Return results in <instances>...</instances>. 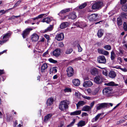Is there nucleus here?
Instances as JSON below:
<instances>
[{
    "instance_id": "1",
    "label": "nucleus",
    "mask_w": 127,
    "mask_h": 127,
    "mask_svg": "<svg viewBox=\"0 0 127 127\" xmlns=\"http://www.w3.org/2000/svg\"><path fill=\"white\" fill-rule=\"evenodd\" d=\"M69 102V101L66 100L62 101L61 102L59 106L60 109L61 110L63 111L64 109L67 108Z\"/></svg>"
},
{
    "instance_id": "2",
    "label": "nucleus",
    "mask_w": 127,
    "mask_h": 127,
    "mask_svg": "<svg viewBox=\"0 0 127 127\" xmlns=\"http://www.w3.org/2000/svg\"><path fill=\"white\" fill-rule=\"evenodd\" d=\"M113 104L111 103H104L98 104L96 107V109L97 110L100 109L102 108H109L110 106H112Z\"/></svg>"
},
{
    "instance_id": "3",
    "label": "nucleus",
    "mask_w": 127,
    "mask_h": 127,
    "mask_svg": "<svg viewBox=\"0 0 127 127\" xmlns=\"http://www.w3.org/2000/svg\"><path fill=\"white\" fill-rule=\"evenodd\" d=\"M104 80V78L101 75L96 76L94 79V81L95 82L98 84L101 83Z\"/></svg>"
},
{
    "instance_id": "4",
    "label": "nucleus",
    "mask_w": 127,
    "mask_h": 127,
    "mask_svg": "<svg viewBox=\"0 0 127 127\" xmlns=\"http://www.w3.org/2000/svg\"><path fill=\"white\" fill-rule=\"evenodd\" d=\"M103 5L102 3L98 1L95 3L92 6V8L93 9H99Z\"/></svg>"
},
{
    "instance_id": "5",
    "label": "nucleus",
    "mask_w": 127,
    "mask_h": 127,
    "mask_svg": "<svg viewBox=\"0 0 127 127\" xmlns=\"http://www.w3.org/2000/svg\"><path fill=\"white\" fill-rule=\"evenodd\" d=\"M102 92L104 95L107 96H109L112 93V89L111 88H105L103 90Z\"/></svg>"
},
{
    "instance_id": "6",
    "label": "nucleus",
    "mask_w": 127,
    "mask_h": 127,
    "mask_svg": "<svg viewBox=\"0 0 127 127\" xmlns=\"http://www.w3.org/2000/svg\"><path fill=\"white\" fill-rule=\"evenodd\" d=\"M67 74L69 77L73 76L74 73V70L71 66L67 67L66 69Z\"/></svg>"
},
{
    "instance_id": "7",
    "label": "nucleus",
    "mask_w": 127,
    "mask_h": 127,
    "mask_svg": "<svg viewBox=\"0 0 127 127\" xmlns=\"http://www.w3.org/2000/svg\"><path fill=\"white\" fill-rule=\"evenodd\" d=\"M97 62L99 63L105 64L106 62V59L103 55L99 56L98 57Z\"/></svg>"
},
{
    "instance_id": "8",
    "label": "nucleus",
    "mask_w": 127,
    "mask_h": 127,
    "mask_svg": "<svg viewBox=\"0 0 127 127\" xmlns=\"http://www.w3.org/2000/svg\"><path fill=\"white\" fill-rule=\"evenodd\" d=\"M32 30V28H27L24 31L22 34L23 38H26L29 34L30 32Z\"/></svg>"
},
{
    "instance_id": "9",
    "label": "nucleus",
    "mask_w": 127,
    "mask_h": 127,
    "mask_svg": "<svg viewBox=\"0 0 127 127\" xmlns=\"http://www.w3.org/2000/svg\"><path fill=\"white\" fill-rule=\"evenodd\" d=\"M38 35L36 33L33 34L31 36V40L32 42H36L37 41L39 38Z\"/></svg>"
},
{
    "instance_id": "10",
    "label": "nucleus",
    "mask_w": 127,
    "mask_h": 127,
    "mask_svg": "<svg viewBox=\"0 0 127 127\" xmlns=\"http://www.w3.org/2000/svg\"><path fill=\"white\" fill-rule=\"evenodd\" d=\"M97 14H93L88 17V19L90 21H94L97 19Z\"/></svg>"
},
{
    "instance_id": "11",
    "label": "nucleus",
    "mask_w": 127,
    "mask_h": 127,
    "mask_svg": "<svg viewBox=\"0 0 127 127\" xmlns=\"http://www.w3.org/2000/svg\"><path fill=\"white\" fill-rule=\"evenodd\" d=\"M64 38V35L62 33L57 34L56 36L55 39L58 41H60L62 40Z\"/></svg>"
},
{
    "instance_id": "12",
    "label": "nucleus",
    "mask_w": 127,
    "mask_h": 127,
    "mask_svg": "<svg viewBox=\"0 0 127 127\" xmlns=\"http://www.w3.org/2000/svg\"><path fill=\"white\" fill-rule=\"evenodd\" d=\"M11 34L12 33L10 32L6 33L3 36L2 39H1L2 40L5 41V42H6L8 40V39L10 37Z\"/></svg>"
},
{
    "instance_id": "13",
    "label": "nucleus",
    "mask_w": 127,
    "mask_h": 127,
    "mask_svg": "<svg viewBox=\"0 0 127 127\" xmlns=\"http://www.w3.org/2000/svg\"><path fill=\"white\" fill-rule=\"evenodd\" d=\"M93 85L92 82L90 81L84 82L83 84V86L85 87H90Z\"/></svg>"
},
{
    "instance_id": "14",
    "label": "nucleus",
    "mask_w": 127,
    "mask_h": 127,
    "mask_svg": "<svg viewBox=\"0 0 127 127\" xmlns=\"http://www.w3.org/2000/svg\"><path fill=\"white\" fill-rule=\"evenodd\" d=\"M116 73L113 71L111 70L108 73V76L112 79L115 78L116 77Z\"/></svg>"
},
{
    "instance_id": "15",
    "label": "nucleus",
    "mask_w": 127,
    "mask_h": 127,
    "mask_svg": "<svg viewBox=\"0 0 127 127\" xmlns=\"http://www.w3.org/2000/svg\"><path fill=\"white\" fill-rule=\"evenodd\" d=\"M60 49H57L53 51L52 54L54 56L57 57L60 55Z\"/></svg>"
},
{
    "instance_id": "16",
    "label": "nucleus",
    "mask_w": 127,
    "mask_h": 127,
    "mask_svg": "<svg viewBox=\"0 0 127 127\" xmlns=\"http://www.w3.org/2000/svg\"><path fill=\"white\" fill-rule=\"evenodd\" d=\"M81 111L80 110H77L71 112L70 115L71 116H75L80 114L81 113Z\"/></svg>"
},
{
    "instance_id": "17",
    "label": "nucleus",
    "mask_w": 127,
    "mask_h": 127,
    "mask_svg": "<svg viewBox=\"0 0 127 127\" xmlns=\"http://www.w3.org/2000/svg\"><path fill=\"white\" fill-rule=\"evenodd\" d=\"M91 110L90 106L86 105L83 106L81 110L84 111H89Z\"/></svg>"
},
{
    "instance_id": "18",
    "label": "nucleus",
    "mask_w": 127,
    "mask_h": 127,
    "mask_svg": "<svg viewBox=\"0 0 127 127\" xmlns=\"http://www.w3.org/2000/svg\"><path fill=\"white\" fill-rule=\"evenodd\" d=\"M72 82L73 84L76 86H78L80 84V81L78 79H75L73 80Z\"/></svg>"
},
{
    "instance_id": "19",
    "label": "nucleus",
    "mask_w": 127,
    "mask_h": 127,
    "mask_svg": "<svg viewBox=\"0 0 127 127\" xmlns=\"http://www.w3.org/2000/svg\"><path fill=\"white\" fill-rule=\"evenodd\" d=\"M76 17L77 16L74 12L71 13L68 16V18L72 19H75Z\"/></svg>"
},
{
    "instance_id": "20",
    "label": "nucleus",
    "mask_w": 127,
    "mask_h": 127,
    "mask_svg": "<svg viewBox=\"0 0 127 127\" xmlns=\"http://www.w3.org/2000/svg\"><path fill=\"white\" fill-rule=\"evenodd\" d=\"M91 73L92 75H95L98 74V71L97 69L94 68L91 70Z\"/></svg>"
},
{
    "instance_id": "21",
    "label": "nucleus",
    "mask_w": 127,
    "mask_h": 127,
    "mask_svg": "<svg viewBox=\"0 0 127 127\" xmlns=\"http://www.w3.org/2000/svg\"><path fill=\"white\" fill-rule=\"evenodd\" d=\"M104 33L103 30L101 29L98 30L97 33V35L98 37L100 38L103 35Z\"/></svg>"
},
{
    "instance_id": "22",
    "label": "nucleus",
    "mask_w": 127,
    "mask_h": 127,
    "mask_svg": "<svg viewBox=\"0 0 127 127\" xmlns=\"http://www.w3.org/2000/svg\"><path fill=\"white\" fill-rule=\"evenodd\" d=\"M52 115V114H49L45 116L44 119V121L45 122H47V121L50 119Z\"/></svg>"
},
{
    "instance_id": "23",
    "label": "nucleus",
    "mask_w": 127,
    "mask_h": 127,
    "mask_svg": "<svg viewBox=\"0 0 127 127\" xmlns=\"http://www.w3.org/2000/svg\"><path fill=\"white\" fill-rule=\"evenodd\" d=\"M47 65L46 63H44L42 66L41 68V71L42 72H44L45 70L47 68Z\"/></svg>"
},
{
    "instance_id": "24",
    "label": "nucleus",
    "mask_w": 127,
    "mask_h": 127,
    "mask_svg": "<svg viewBox=\"0 0 127 127\" xmlns=\"http://www.w3.org/2000/svg\"><path fill=\"white\" fill-rule=\"evenodd\" d=\"M53 101V99L52 98H48L46 104L48 106H50L52 104Z\"/></svg>"
},
{
    "instance_id": "25",
    "label": "nucleus",
    "mask_w": 127,
    "mask_h": 127,
    "mask_svg": "<svg viewBox=\"0 0 127 127\" xmlns=\"http://www.w3.org/2000/svg\"><path fill=\"white\" fill-rule=\"evenodd\" d=\"M105 84L108 86H117L118 85V84L115 83L113 81L107 83H105Z\"/></svg>"
},
{
    "instance_id": "26",
    "label": "nucleus",
    "mask_w": 127,
    "mask_h": 127,
    "mask_svg": "<svg viewBox=\"0 0 127 127\" xmlns=\"http://www.w3.org/2000/svg\"><path fill=\"white\" fill-rule=\"evenodd\" d=\"M85 104V102L83 101H81L78 102V103L76 104V106L78 109V108L80 106H82Z\"/></svg>"
},
{
    "instance_id": "27",
    "label": "nucleus",
    "mask_w": 127,
    "mask_h": 127,
    "mask_svg": "<svg viewBox=\"0 0 127 127\" xmlns=\"http://www.w3.org/2000/svg\"><path fill=\"white\" fill-rule=\"evenodd\" d=\"M103 115V113H99L93 119V122L96 121L101 116H102Z\"/></svg>"
},
{
    "instance_id": "28",
    "label": "nucleus",
    "mask_w": 127,
    "mask_h": 127,
    "mask_svg": "<svg viewBox=\"0 0 127 127\" xmlns=\"http://www.w3.org/2000/svg\"><path fill=\"white\" fill-rule=\"evenodd\" d=\"M51 21V20L50 18L47 17L43 18L41 21V22H45L47 23H49Z\"/></svg>"
},
{
    "instance_id": "29",
    "label": "nucleus",
    "mask_w": 127,
    "mask_h": 127,
    "mask_svg": "<svg viewBox=\"0 0 127 127\" xmlns=\"http://www.w3.org/2000/svg\"><path fill=\"white\" fill-rule=\"evenodd\" d=\"M68 25V24L67 22H64L61 24L60 27L61 29H63L67 27Z\"/></svg>"
},
{
    "instance_id": "30",
    "label": "nucleus",
    "mask_w": 127,
    "mask_h": 127,
    "mask_svg": "<svg viewBox=\"0 0 127 127\" xmlns=\"http://www.w3.org/2000/svg\"><path fill=\"white\" fill-rule=\"evenodd\" d=\"M85 122L84 121H79L77 124L78 127H82L85 125Z\"/></svg>"
},
{
    "instance_id": "31",
    "label": "nucleus",
    "mask_w": 127,
    "mask_h": 127,
    "mask_svg": "<svg viewBox=\"0 0 127 127\" xmlns=\"http://www.w3.org/2000/svg\"><path fill=\"white\" fill-rule=\"evenodd\" d=\"M57 70L56 68V67H53L52 68H51L50 71V74L51 73H55L57 72Z\"/></svg>"
},
{
    "instance_id": "32",
    "label": "nucleus",
    "mask_w": 127,
    "mask_h": 127,
    "mask_svg": "<svg viewBox=\"0 0 127 127\" xmlns=\"http://www.w3.org/2000/svg\"><path fill=\"white\" fill-rule=\"evenodd\" d=\"M53 28V26L52 25H50L45 30V32H46L52 31Z\"/></svg>"
},
{
    "instance_id": "33",
    "label": "nucleus",
    "mask_w": 127,
    "mask_h": 127,
    "mask_svg": "<svg viewBox=\"0 0 127 127\" xmlns=\"http://www.w3.org/2000/svg\"><path fill=\"white\" fill-rule=\"evenodd\" d=\"M38 19V18L37 16V17H36L29 19L28 20L25 21V22L26 23H30L31 21L32 20H35L37 19Z\"/></svg>"
},
{
    "instance_id": "34",
    "label": "nucleus",
    "mask_w": 127,
    "mask_h": 127,
    "mask_svg": "<svg viewBox=\"0 0 127 127\" xmlns=\"http://www.w3.org/2000/svg\"><path fill=\"white\" fill-rule=\"evenodd\" d=\"M99 90L98 88H96L94 91L92 92V94L93 95H96L98 92Z\"/></svg>"
},
{
    "instance_id": "35",
    "label": "nucleus",
    "mask_w": 127,
    "mask_h": 127,
    "mask_svg": "<svg viewBox=\"0 0 127 127\" xmlns=\"http://www.w3.org/2000/svg\"><path fill=\"white\" fill-rule=\"evenodd\" d=\"M70 10V9L69 8L65 9L61 11L59 14L61 13L62 14L65 13L66 12L69 11Z\"/></svg>"
},
{
    "instance_id": "36",
    "label": "nucleus",
    "mask_w": 127,
    "mask_h": 127,
    "mask_svg": "<svg viewBox=\"0 0 127 127\" xmlns=\"http://www.w3.org/2000/svg\"><path fill=\"white\" fill-rule=\"evenodd\" d=\"M115 55V53L113 51H112L111 52V58L112 60H113L114 59Z\"/></svg>"
},
{
    "instance_id": "37",
    "label": "nucleus",
    "mask_w": 127,
    "mask_h": 127,
    "mask_svg": "<svg viewBox=\"0 0 127 127\" xmlns=\"http://www.w3.org/2000/svg\"><path fill=\"white\" fill-rule=\"evenodd\" d=\"M49 13V12L45 14H41L38 16V19L41 18L43 16H45L47 15Z\"/></svg>"
},
{
    "instance_id": "38",
    "label": "nucleus",
    "mask_w": 127,
    "mask_h": 127,
    "mask_svg": "<svg viewBox=\"0 0 127 127\" xmlns=\"http://www.w3.org/2000/svg\"><path fill=\"white\" fill-rule=\"evenodd\" d=\"M72 51L73 49L72 48L67 49L65 53L66 54H70Z\"/></svg>"
},
{
    "instance_id": "39",
    "label": "nucleus",
    "mask_w": 127,
    "mask_h": 127,
    "mask_svg": "<svg viewBox=\"0 0 127 127\" xmlns=\"http://www.w3.org/2000/svg\"><path fill=\"white\" fill-rule=\"evenodd\" d=\"M117 24L118 26H121L122 24V21L121 19L119 18H117Z\"/></svg>"
},
{
    "instance_id": "40",
    "label": "nucleus",
    "mask_w": 127,
    "mask_h": 127,
    "mask_svg": "<svg viewBox=\"0 0 127 127\" xmlns=\"http://www.w3.org/2000/svg\"><path fill=\"white\" fill-rule=\"evenodd\" d=\"M78 25L79 27H80V26H81L82 27H85L86 26V24L84 22H81Z\"/></svg>"
},
{
    "instance_id": "41",
    "label": "nucleus",
    "mask_w": 127,
    "mask_h": 127,
    "mask_svg": "<svg viewBox=\"0 0 127 127\" xmlns=\"http://www.w3.org/2000/svg\"><path fill=\"white\" fill-rule=\"evenodd\" d=\"M87 3H84L82 4L79 6V8L80 9H82L84 8L87 5Z\"/></svg>"
},
{
    "instance_id": "42",
    "label": "nucleus",
    "mask_w": 127,
    "mask_h": 127,
    "mask_svg": "<svg viewBox=\"0 0 127 127\" xmlns=\"http://www.w3.org/2000/svg\"><path fill=\"white\" fill-rule=\"evenodd\" d=\"M75 122V120L74 119L73 121L71 122L67 126V127H71L72 126Z\"/></svg>"
},
{
    "instance_id": "43",
    "label": "nucleus",
    "mask_w": 127,
    "mask_h": 127,
    "mask_svg": "<svg viewBox=\"0 0 127 127\" xmlns=\"http://www.w3.org/2000/svg\"><path fill=\"white\" fill-rule=\"evenodd\" d=\"M104 48L107 50H110L111 49V47L109 45H106L103 47Z\"/></svg>"
},
{
    "instance_id": "44",
    "label": "nucleus",
    "mask_w": 127,
    "mask_h": 127,
    "mask_svg": "<svg viewBox=\"0 0 127 127\" xmlns=\"http://www.w3.org/2000/svg\"><path fill=\"white\" fill-rule=\"evenodd\" d=\"M122 9L124 11H127V3L123 5L122 7Z\"/></svg>"
},
{
    "instance_id": "45",
    "label": "nucleus",
    "mask_w": 127,
    "mask_h": 127,
    "mask_svg": "<svg viewBox=\"0 0 127 127\" xmlns=\"http://www.w3.org/2000/svg\"><path fill=\"white\" fill-rule=\"evenodd\" d=\"M21 3V0H19L17 1V2L16 3L14 4L13 8L16 7L17 6H19L20 5V4Z\"/></svg>"
},
{
    "instance_id": "46",
    "label": "nucleus",
    "mask_w": 127,
    "mask_h": 127,
    "mask_svg": "<svg viewBox=\"0 0 127 127\" xmlns=\"http://www.w3.org/2000/svg\"><path fill=\"white\" fill-rule=\"evenodd\" d=\"M49 60L50 62L53 63L54 64L56 63L57 62V61L54 60L51 58L49 59Z\"/></svg>"
},
{
    "instance_id": "47",
    "label": "nucleus",
    "mask_w": 127,
    "mask_h": 127,
    "mask_svg": "<svg viewBox=\"0 0 127 127\" xmlns=\"http://www.w3.org/2000/svg\"><path fill=\"white\" fill-rule=\"evenodd\" d=\"M124 29V30L126 31H127V25L126 22H124L123 24Z\"/></svg>"
},
{
    "instance_id": "48",
    "label": "nucleus",
    "mask_w": 127,
    "mask_h": 127,
    "mask_svg": "<svg viewBox=\"0 0 127 127\" xmlns=\"http://www.w3.org/2000/svg\"><path fill=\"white\" fill-rule=\"evenodd\" d=\"M102 73L104 75L107 76L108 74V71L104 69L102 70Z\"/></svg>"
},
{
    "instance_id": "49",
    "label": "nucleus",
    "mask_w": 127,
    "mask_h": 127,
    "mask_svg": "<svg viewBox=\"0 0 127 127\" xmlns=\"http://www.w3.org/2000/svg\"><path fill=\"white\" fill-rule=\"evenodd\" d=\"M77 46L78 48V51L79 52H81L82 51V48L80 46V45L78 44L77 45Z\"/></svg>"
},
{
    "instance_id": "50",
    "label": "nucleus",
    "mask_w": 127,
    "mask_h": 127,
    "mask_svg": "<svg viewBox=\"0 0 127 127\" xmlns=\"http://www.w3.org/2000/svg\"><path fill=\"white\" fill-rule=\"evenodd\" d=\"M121 16L123 18H127V15L126 13L124 12H122L121 13Z\"/></svg>"
},
{
    "instance_id": "51",
    "label": "nucleus",
    "mask_w": 127,
    "mask_h": 127,
    "mask_svg": "<svg viewBox=\"0 0 127 127\" xmlns=\"http://www.w3.org/2000/svg\"><path fill=\"white\" fill-rule=\"evenodd\" d=\"M102 54L105 55L107 56L109 55V53L108 51L104 50Z\"/></svg>"
},
{
    "instance_id": "52",
    "label": "nucleus",
    "mask_w": 127,
    "mask_h": 127,
    "mask_svg": "<svg viewBox=\"0 0 127 127\" xmlns=\"http://www.w3.org/2000/svg\"><path fill=\"white\" fill-rule=\"evenodd\" d=\"M7 10H2L0 11V14L1 15L4 14L7 12Z\"/></svg>"
},
{
    "instance_id": "53",
    "label": "nucleus",
    "mask_w": 127,
    "mask_h": 127,
    "mask_svg": "<svg viewBox=\"0 0 127 127\" xmlns=\"http://www.w3.org/2000/svg\"><path fill=\"white\" fill-rule=\"evenodd\" d=\"M82 97L88 100H90L91 98L90 97L83 95H82Z\"/></svg>"
},
{
    "instance_id": "54",
    "label": "nucleus",
    "mask_w": 127,
    "mask_h": 127,
    "mask_svg": "<svg viewBox=\"0 0 127 127\" xmlns=\"http://www.w3.org/2000/svg\"><path fill=\"white\" fill-rule=\"evenodd\" d=\"M95 103V101H93L90 103V107L91 109L92 108L93 106H94Z\"/></svg>"
},
{
    "instance_id": "55",
    "label": "nucleus",
    "mask_w": 127,
    "mask_h": 127,
    "mask_svg": "<svg viewBox=\"0 0 127 127\" xmlns=\"http://www.w3.org/2000/svg\"><path fill=\"white\" fill-rule=\"evenodd\" d=\"M64 45L63 43L62 42H60L58 44V46L60 47H63L64 46Z\"/></svg>"
},
{
    "instance_id": "56",
    "label": "nucleus",
    "mask_w": 127,
    "mask_h": 127,
    "mask_svg": "<svg viewBox=\"0 0 127 127\" xmlns=\"http://www.w3.org/2000/svg\"><path fill=\"white\" fill-rule=\"evenodd\" d=\"M104 50L100 49H97L98 52L100 54H102Z\"/></svg>"
},
{
    "instance_id": "57",
    "label": "nucleus",
    "mask_w": 127,
    "mask_h": 127,
    "mask_svg": "<svg viewBox=\"0 0 127 127\" xmlns=\"http://www.w3.org/2000/svg\"><path fill=\"white\" fill-rule=\"evenodd\" d=\"M48 54V51L47 50L42 55L43 57H45Z\"/></svg>"
},
{
    "instance_id": "58",
    "label": "nucleus",
    "mask_w": 127,
    "mask_h": 127,
    "mask_svg": "<svg viewBox=\"0 0 127 127\" xmlns=\"http://www.w3.org/2000/svg\"><path fill=\"white\" fill-rule=\"evenodd\" d=\"M118 61L119 63L120 64L122 62V60L121 58L120 57L118 58Z\"/></svg>"
},
{
    "instance_id": "59",
    "label": "nucleus",
    "mask_w": 127,
    "mask_h": 127,
    "mask_svg": "<svg viewBox=\"0 0 127 127\" xmlns=\"http://www.w3.org/2000/svg\"><path fill=\"white\" fill-rule=\"evenodd\" d=\"M65 92H71V90L69 88H66L64 90Z\"/></svg>"
},
{
    "instance_id": "60",
    "label": "nucleus",
    "mask_w": 127,
    "mask_h": 127,
    "mask_svg": "<svg viewBox=\"0 0 127 127\" xmlns=\"http://www.w3.org/2000/svg\"><path fill=\"white\" fill-rule=\"evenodd\" d=\"M44 36L48 40H49V35H47V34H45L44 35Z\"/></svg>"
},
{
    "instance_id": "61",
    "label": "nucleus",
    "mask_w": 127,
    "mask_h": 127,
    "mask_svg": "<svg viewBox=\"0 0 127 127\" xmlns=\"http://www.w3.org/2000/svg\"><path fill=\"white\" fill-rule=\"evenodd\" d=\"M127 1V0H121V4L125 3Z\"/></svg>"
},
{
    "instance_id": "62",
    "label": "nucleus",
    "mask_w": 127,
    "mask_h": 127,
    "mask_svg": "<svg viewBox=\"0 0 127 127\" xmlns=\"http://www.w3.org/2000/svg\"><path fill=\"white\" fill-rule=\"evenodd\" d=\"M75 95L76 96H78L80 95V93L79 92L77 91L75 92Z\"/></svg>"
},
{
    "instance_id": "63",
    "label": "nucleus",
    "mask_w": 127,
    "mask_h": 127,
    "mask_svg": "<svg viewBox=\"0 0 127 127\" xmlns=\"http://www.w3.org/2000/svg\"><path fill=\"white\" fill-rule=\"evenodd\" d=\"M5 41L2 40V41H0V44L2 45L3 43H5Z\"/></svg>"
},
{
    "instance_id": "64",
    "label": "nucleus",
    "mask_w": 127,
    "mask_h": 127,
    "mask_svg": "<svg viewBox=\"0 0 127 127\" xmlns=\"http://www.w3.org/2000/svg\"><path fill=\"white\" fill-rule=\"evenodd\" d=\"M87 91L89 94H90L92 92L91 90L90 89H88L87 90Z\"/></svg>"
}]
</instances>
